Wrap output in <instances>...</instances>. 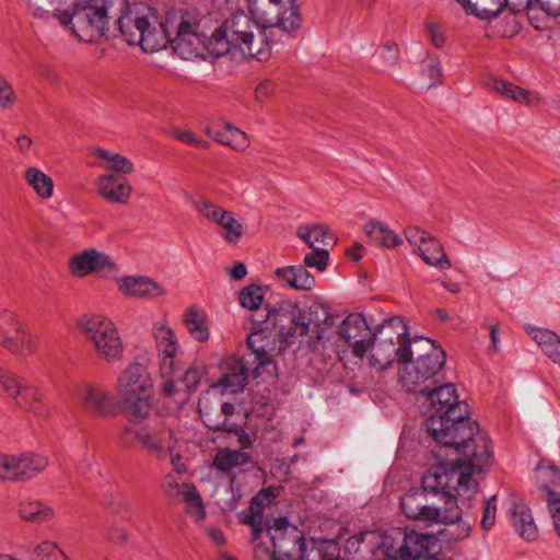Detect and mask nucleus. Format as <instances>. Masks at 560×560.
I'll use <instances>...</instances> for the list:
<instances>
[{
    "instance_id": "nucleus-1",
    "label": "nucleus",
    "mask_w": 560,
    "mask_h": 560,
    "mask_svg": "<svg viewBox=\"0 0 560 560\" xmlns=\"http://www.w3.org/2000/svg\"><path fill=\"white\" fill-rule=\"evenodd\" d=\"M112 19L116 20L119 33L129 45H139L145 52H154L172 46L174 34L166 32L167 19L160 28L151 26L144 15L128 10V0H86L77 3L73 13L60 15V24L71 25L74 34L85 42H95L106 35Z\"/></svg>"
},
{
    "instance_id": "nucleus-2",
    "label": "nucleus",
    "mask_w": 560,
    "mask_h": 560,
    "mask_svg": "<svg viewBox=\"0 0 560 560\" xmlns=\"http://www.w3.org/2000/svg\"><path fill=\"white\" fill-rule=\"evenodd\" d=\"M478 483L459 468L432 466L422 477V488L409 490L400 501L401 511L409 520L428 526L452 523L460 517L457 498L470 500Z\"/></svg>"
},
{
    "instance_id": "nucleus-3",
    "label": "nucleus",
    "mask_w": 560,
    "mask_h": 560,
    "mask_svg": "<svg viewBox=\"0 0 560 560\" xmlns=\"http://www.w3.org/2000/svg\"><path fill=\"white\" fill-rule=\"evenodd\" d=\"M418 402L425 417L427 432L440 445L462 444L478 431V422L468 417V405L458 400L451 383L434 385L418 397Z\"/></svg>"
},
{
    "instance_id": "nucleus-4",
    "label": "nucleus",
    "mask_w": 560,
    "mask_h": 560,
    "mask_svg": "<svg viewBox=\"0 0 560 560\" xmlns=\"http://www.w3.org/2000/svg\"><path fill=\"white\" fill-rule=\"evenodd\" d=\"M264 500L270 502V494L261 491L250 501L249 514L244 515L243 523L252 527L255 560H305L306 542L303 533L290 525L287 517L265 521ZM319 560H332L317 550Z\"/></svg>"
},
{
    "instance_id": "nucleus-5",
    "label": "nucleus",
    "mask_w": 560,
    "mask_h": 560,
    "mask_svg": "<svg viewBox=\"0 0 560 560\" xmlns=\"http://www.w3.org/2000/svg\"><path fill=\"white\" fill-rule=\"evenodd\" d=\"M168 33L173 50L183 59L202 56L205 51L219 58L229 52L236 56L238 50L222 25L208 38L200 31V15L196 10L173 12L167 15Z\"/></svg>"
},
{
    "instance_id": "nucleus-6",
    "label": "nucleus",
    "mask_w": 560,
    "mask_h": 560,
    "mask_svg": "<svg viewBox=\"0 0 560 560\" xmlns=\"http://www.w3.org/2000/svg\"><path fill=\"white\" fill-rule=\"evenodd\" d=\"M252 18L261 27V36L254 38V48L287 43L302 27L303 18L296 0H248Z\"/></svg>"
},
{
    "instance_id": "nucleus-7",
    "label": "nucleus",
    "mask_w": 560,
    "mask_h": 560,
    "mask_svg": "<svg viewBox=\"0 0 560 560\" xmlns=\"http://www.w3.org/2000/svg\"><path fill=\"white\" fill-rule=\"evenodd\" d=\"M399 377L406 392L419 394L421 397L444 381L445 353L433 340L422 336L415 337Z\"/></svg>"
},
{
    "instance_id": "nucleus-8",
    "label": "nucleus",
    "mask_w": 560,
    "mask_h": 560,
    "mask_svg": "<svg viewBox=\"0 0 560 560\" xmlns=\"http://www.w3.org/2000/svg\"><path fill=\"white\" fill-rule=\"evenodd\" d=\"M298 306V302L284 300L277 306L267 308L266 315L261 318L254 319L259 327L248 336L247 347L254 354V361L257 362V366L253 371L255 377L260 374V369L269 374H273L276 371L272 358L277 337H290L291 332L290 329H285V323L289 324Z\"/></svg>"
},
{
    "instance_id": "nucleus-9",
    "label": "nucleus",
    "mask_w": 560,
    "mask_h": 560,
    "mask_svg": "<svg viewBox=\"0 0 560 560\" xmlns=\"http://www.w3.org/2000/svg\"><path fill=\"white\" fill-rule=\"evenodd\" d=\"M116 393L124 410L135 422L149 418L153 408V381L145 365L133 362L118 376Z\"/></svg>"
},
{
    "instance_id": "nucleus-10",
    "label": "nucleus",
    "mask_w": 560,
    "mask_h": 560,
    "mask_svg": "<svg viewBox=\"0 0 560 560\" xmlns=\"http://www.w3.org/2000/svg\"><path fill=\"white\" fill-rule=\"evenodd\" d=\"M413 338L408 337V326L399 316L385 319L372 334L369 350L370 363L382 371L389 368L395 360L402 364L408 360V349Z\"/></svg>"
},
{
    "instance_id": "nucleus-11",
    "label": "nucleus",
    "mask_w": 560,
    "mask_h": 560,
    "mask_svg": "<svg viewBox=\"0 0 560 560\" xmlns=\"http://www.w3.org/2000/svg\"><path fill=\"white\" fill-rule=\"evenodd\" d=\"M436 539L433 535L392 528L384 533L381 549L388 560H434Z\"/></svg>"
},
{
    "instance_id": "nucleus-12",
    "label": "nucleus",
    "mask_w": 560,
    "mask_h": 560,
    "mask_svg": "<svg viewBox=\"0 0 560 560\" xmlns=\"http://www.w3.org/2000/svg\"><path fill=\"white\" fill-rule=\"evenodd\" d=\"M79 327L85 340L96 354L106 361H117L122 357V342L114 323L100 315L84 317Z\"/></svg>"
},
{
    "instance_id": "nucleus-13",
    "label": "nucleus",
    "mask_w": 560,
    "mask_h": 560,
    "mask_svg": "<svg viewBox=\"0 0 560 560\" xmlns=\"http://www.w3.org/2000/svg\"><path fill=\"white\" fill-rule=\"evenodd\" d=\"M337 348L346 352L351 350L352 354L363 358L370 347L372 337L371 329L361 314H350L341 323L337 322Z\"/></svg>"
},
{
    "instance_id": "nucleus-14",
    "label": "nucleus",
    "mask_w": 560,
    "mask_h": 560,
    "mask_svg": "<svg viewBox=\"0 0 560 560\" xmlns=\"http://www.w3.org/2000/svg\"><path fill=\"white\" fill-rule=\"evenodd\" d=\"M441 447L454 450L457 454L463 455L468 460L467 465H464L459 459H455L451 463L448 468H459L462 471L469 474L472 478V474L482 470L483 467L488 466L492 459L491 442L489 438L478 430L471 439L458 445H441Z\"/></svg>"
},
{
    "instance_id": "nucleus-15",
    "label": "nucleus",
    "mask_w": 560,
    "mask_h": 560,
    "mask_svg": "<svg viewBox=\"0 0 560 560\" xmlns=\"http://www.w3.org/2000/svg\"><path fill=\"white\" fill-rule=\"evenodd\" d=\"M222 27L230 36V39L235 42L234 46L238 49L242 57H255L259 61L269 59L270 52L267 48H254L253 23L248 15L243 12L235 13L222 24Z\"/></svg>"
},
{
    "instance_id": "nucleus-16",
    "label": "nucleus",
    "mask_w": 560,
    "mask_h": 560,
    "mask_svg": "<svg viewBox=\"0 0 560 560\" xmlns=\"http://www.w3.org/2000/svg\"><path fill=\"white\" fill-rule=\"evenodd\" d=\"M173 430L161 417L152 424H147L135 432V439L151 457L164 459L166 452L173 450Z\"/></svg>"
},
{
    "instance_id": "nucleus-17",
    "label": "nucleus",
    "mask_w": 560,
    "mask_h": 560,
    "mask_svg": "<svg viewBox=\"0 0 560 560\" xmlns=\"http://www.w3.org/2000/svg\"><path fill=\"white\" fill-rule=\"evenodd\" d=\"M0 385L21 408L36 416L43 417L47 415V409L42 402L39 390L2 368H0Z\"/></svg>"
},
{
    "instance_id": "nucleus-18",
    "label": "nucleus",
    "mask_w": 560,
    "mask_h": 560,
    "mask_svg": "<svg viewBox=\"0 0 560 560\" xmlns=\"http://www.w3.org/2000/svg\"><path fill=\"white\" fill-rule=\"evenodd\" d=\"M0 347L15 354L33 351V337L19 317L9 310L0 308Z\"/></svg>"
},
{
    "instance_id": "nucleus-19",
    "label": "nucleus",
    "mask_w": 560,
    "mask_h": 560,
    "mask_svg": "<svg viewBox=\"0 0 560 560\" xmlns=\"http://www.w3.org/2000/svg\"><path fill=\"white\" fill-rule=\"evenodd\" d=\"M153 335L159 355L160 372L163 377H173L180 368L182 349L176 335L165 325H154Z\"/></svg>"
},
{
    "instance_id": "nucleus-20",
    "label": "nucleus",
    "mask_w": 560,
    "mask_h": 560,
    "mask_svg": "<svg viewBox=\"0 0 560 560\" xmlns=\"http://www.w3.org/2000/svg\"><path fill=\"white\" fill-rule=\"evenodd\" d=\"M73 397L85 411L92 415L110 416L115 413L116 398L102 384L83 383L75 388Z\"/></svg>"
},
{
    "instance_id": "nucleus-21",
    "label": "nucleus",
    "mask_w": 560,
    "mask_h": 560,
    "mask_svg": "<svg viewBox=\"0 0 560 560\" xmlns=\"http://www.w3.org/2000/svg\"><path fill=\"white\" fill-rule=\"evenodd\" d=\"M69 268L73 276L82 278L92 272H112L116 265L107 254L91 248L73 256L70 259Z\"/></svg>"
},
{
    "instance_id": "nucleus-22",
    "label": "nucleus",
    "mask_w": 560,
    "mask_h": 560,
    "mask_svg": "<svg viewBox=\"0 0 560 560\" xmlns=\"http://www.w3.org/2000/svg\"><path fill=\"white\" fill-rule=\"evenodd\" d=\"M97 194L108 202L126 205L132 192V186L126 177L104 174L96 179Z\"/></svg>"
},
{
    "instance_id": "nucleus-23",
    "label": "nucleus",
    "mask_w": 560,
    "mask_h": 560,
    "mask_svg": "<svg viewBox=\"0 0 560 560\" xmlns=\"http://www.w3.org/2000/svg\"><path fill=\"white\" fill-rule=\"evenodd\" d=\"M305 317L317 341L329 340L339 319L327 306L319 303L311 305Z\"/></svg>"
},
{
    "instance_id": "nucleus-24",
    "label": "nucleus",
    "mask_w": 560,
    "mask_h": 560,
    "mask_svg": "<svg viewBox=\"0 0 560 560\" xmlns=\"http://www.w3.org/2000/svg\"><path fill=\"white\" fill-rule=\"evenodd\" d=\"M119 290L129 296L139 299H155L164 294V289L159 283L143 276L121 278Z\"/></svg>"
},
{
    "instance_id": "nucleus-25",
    "label": "nucleus",
    "mask_w": 560,
    "mask_h": 560,
    "mask_svg": "<svg viewBox=\"0 0 560 560\" xmlns=\"http://www.w3.org/2000/svg\"><path fill=\"white\" fill-rule=\"evenodd\" d=\"M275 277L299 291H311L315 287V278L303 265L277 268Z\"/></svg>"
},
{
    "instance_id": "nucleus-26",
    "label": "nucleus",
    "mask_w": 560,
    "mask_h": 560,
    "mask_svg": "<svg viewBox=\"0 0 560 560\" xmlns=\"http://www.w3.org/2000/svg\"><path fill=\"white\" fill-rule=\"evenodd\" d=\"M467 12L482 19H495L503 9H509L512 13H521L512 5L513 0H457Z\"/></svg>"
},
{
    "instance_id": "nucleus-27",
    "label": "nucleus",
    "mask_w": 560,
    "mask_h": 560,
    "mask_svg": "<svg viewBox=\"0 0 560 560\" xmlns=\"http://www.w3.org/2000/svg\"><path fill=\"white\" fill-rule=\"evenodd\" d=\"M247 376L248 369L246 362L233 360L226 363L225 370L215 386L221 387L223 393H238L245 387Z\"/></svg>"
},
{
    "instance_id": "nucleus-28",
    "label": "nucleus",
    "mask_w": 560,
    "mask_h": 560,
    "mask_svg": "<svg viewBox=\"0 0 560 560\" xmlns=\"http://www.w3.org/2000/svg\"><path fill=\"white\" fill-rule=\"evenodd\" d=\"M527 334L538 345L544 354L560 368V335L539 327H528Z\"/></svg>"
},
{
    "instance_id": "nucleus-29",
    "label": "nucleus",
    "mask_w": 560,
    "mask_h": 560,
    "mask_svg": "<svg viewBox=\"0 0 560 560\" xmlns=\"http://www.w3.org/2000/svg\"><path fill=\"white\" fill-rule=\"evenodd\" d=\"M420 258L428 265L438 267L440 269H448L452 264L445 254L444 247L441 242L430 235V237L421 245L416 252Z\"/></svg>"
},
{
    "instance_id": "nucleus-30",
    "label": "nucleus",
    "mask_w": 560,
    "mask_h": 560,
    "mask_svg": "<svg viewBox=\"0 0 560 560\" xmlns=\"http://www.w3.org/2000/svg\"><path fill=\"white\" fill-rule=\"evenodd\" d=\"M206 133L214 141L231 147L234 150H245L248 147V139L245 132L231 124H225L222 129L207 128Z\"/></svg>"
},
{
    "instance_id": "nucleus-31",
    "label": "nucleus",
    "mask_w": 560,
    "mask_h": 560,
    "mask_svg": "<svg viewBox=\"0 0 560 560\" xmlns=\"http://www.w3.org/2000/svg\"><path fill=\"white\" fill-rule=\"evenodd\" d=\"M512 523L517 534L529 541L538 536L537 526L534 522L529 508L524 504H514L512 511Z\"/></svg>"
},
{
    "instance_id": "nucleus-32",
    "label": "nucleus",
    "mask_w": 560,
    "mask_h": 560,
    "mask_svg": "<svg viewBox=\"0 0 560 560\" xmlns=\"http://www.w3.org/2000/svg\"><path fill=\"white\" fill-rule=\"evenodd\" d=\"M16 457L19 481L33 479L48 466V458L39 454L23 453Z\"/></svg>"
},
{
    "instance_id": "nucleus-33",
    "label": "nucleus",
    "mask_w": 560,
    "mask_h": 560,
    "mask_svg": "<svg viewBox=\"0 0 560 560\" xmlns=\"http://www.w3.org/2000/svg\"><path fill=\"white\" fill-rule=\"evenodd\" d=\"M183 322L195 340L206 342L209 339L210 331L203 311L196 306L189 307L184 313Z\"/></svg>"
},
{
    "instance_id": "nucleus-34",
    "label": "nucleus",
    "mask_w": 560,
    "mask_h": 560,
    "mask_svg": "<svg viewBox=\"0 0 560 560\" xmlns=\"http://www.w3.org/2000/svg\"><path fill=\"white\" fill-rule=\"evenodd\" d=\"M298 236L311 248H320L319 245L329 246L336 243L335 235L326 225H302L298 229Z\"/></svg>"
},
{
    "instance_id": "nucleus-35",
    "label": "nucleus",
    "mask_w": 560,
    "mask_h": 560,
    "mask_svg": "<svg viewBox=\"0 0 560 560\" xmlns=\"http://www.w3.org/2000/svg\"><path fill=\"white\" fill-rule=\"evenodd\" d=\"M235 412V406L231 402H223L219 415H212L209 411L201 413L205 424L212 431H232L236 430V423L231 421Z\"/></svg>"
},
{
    "instance_id": "nucleus-36",
    "label": "nucleus",
    "mask_w": 560,
    "mask_h": 560,
    "mask_svg": "<svg viewBox=\"0 0 560 560\" xmlns=\"http://www.w3.org/2000/svg\"><path fill=\"white\" fill-rule=\"evenodd\" d=\"M33 15L39 19L57 18L60 22V15L63 13L72 14L67 10H62L63 0H24Z\"/></svg>"
},
{
    "instance_id": "nucleus-37",
    "label": "nucleus",
    "mask_w": 560,
    "mask_h": 560,
    "mask_svg": "<svg viewBox=\"0 0 560 560\" xmlns=\"http://www.w3.org/2000/svg\"><path fill=\"white\" fill-rule=\"evenodd\" d=\"M485 85L488 89L515 102L529 104L527 91L505 80L499 78H489L488 80L485 81Z\"/></svg>"
},
{
    "instance_id": "nucleus-38",
    "label": "nucleus",
    "mask_w": 560,
    "mask_h": 560,
    "mask_svg": "<svg viewBox=\"0 0 560 560\" xmlns=\"http://www.w3.org/2000/svg\"><path fill=\"white\" fill-rule=\"evenodd\" d=\"M25 179L38 197L47 199L52 196V179L37 167H28L25 172Z\"/></svg>"
},
{
    "instance_id": "nucleus-39",
    "label": "nucleus",
    "mask_w": 560,
    "mask_h": 560,
    "mask_svg": "<svg viewBox=\"0 0 560 560\" xmlns=\"http://www.w3.org/2000/svg\"><path fill=\"white\" fill-rule=\"evenodd\" d=\"M19 513L23 520L33 523H44L54 516V511L51 508H48L37 501L21 503Z\"/></svg>"
},
{
    "instance_id": "nucleus-40",
    "label": "nucleus",
    "mask_w": 560,
    "mask_h": 560,
    "mask_svg": "<svg viewBox=\"0 0 560 560\" xmlns=\"http://www.w3.org/2000/svg\"><path fill=\"white\" fill-rule=\"evenodd\" d=\"M249 460L248 454L242 451H219L214 457V466L224 472L231 471L234 467L242 466Z\"/></svg>"
},
{
    "instance_id": "nucleus-41",
    "label": "nucleus",
    "mask_w": 560,
    "mask_h": 560,
    "mask_svg": "<svg viewBox=\"0 0 560 560\" xmlns=\"http://www.w3.org/2000/svg\"><path fill=\"white\" fill-rule=\"evenodd\" d=\"M512 5L516 11L524 12L539 8L549 16L560 15V0H513Z\"/></svg>"
},
{
    "instance_id": "nucleus-42",
    "label": "nucleus",
    "mask_w": 560,
    "mask_h": 560,
    "mask_svg": "<svg viewBox=\"0 0 560 560\" xmlns=\"http://www.w3.org/2000/svg\"><path fill=\"white\" fill-rule=\"evenodd\" d=\"M93 153L97 159L109 163V168L116 173L130 174L133 172L131 161L118 153H113L102 148L94 149Z\"/></svg>"
},
{
    "instance_id": "nucleus-43",
    "label": "nucleus",
    "mask_w": 560,
    "mask_h": 560,
    "mask_svg": "<svg viewBox=\"0 0 560 560\" xmlns=\"http://www.w3.org/2000/svg\"><path fill=\"white\" fill-rule=\"evenodd\" d=\"M183 499L188 504V513L195 518V521H203L206 512L202 500L192 483H184Z\"/></svg>"
},
{
    "instance_id": "nucleus-44",
    "label": "nucleus",
    "mask_w": 560,
    "mask_h": 560,
    "mask_svg": "<svg viewBox=\"0 0 560 560\" xmlns=\"http://www.w3.org/2000/svg\"><path fill=\"white\" fill-rule=\"evenodd\" d=\"M28 560H68L57 544L44 541L28 551Z\"/></svg>"
},
{
    "instance_id": "nucleus-45",
    "label": "nucleus",
    "mask_w": 560,
    "mask_h": 560,
    "mask_svg": "<svg viewBox=\"0 0 560 560\" xmlns=\"http://www.w3.org/2000/svg\"><path fill=\"white\" fill-rule=\"evenodd\" d=\"M422 75L430 80V88H436L443 83V70L440 59L434 55H428L421 68Z\"/></svg>"
},
{
    "instance_id": "nucleus-46",
    "label": "nucleus",
    "mask_w": 560,
    "mask_h": 560,
    "mask_svg": "<svg viewBox=\"0 0 560 560\" xmlns=\"http://www.w3.org/2000/svg\"><path fill=\"white\" fill-rule=\"evenodd\" d=\"M207 374L206 365L202 362H194L184 373V375L179 378V381L185 385L188 394L195 392L201 378Z\"/></svg>"
},
{
    "instance_id": "nucleus-47",
    "label": "nucleus",
    "mask_w": 560,
    "mask_h": 560,
    "mask_svg": "<svg viewBox=\"0 0 560 560\" xmlns=\"http://www.w3.org/2000/svg\"><path fill=\"white\" fill-rule=\"evenodd\" d=\"M262 301V289L257 284H249L240 293V303L245 308L257 311L261 306Z\"/></svg>"
},
{
    "instance_id": "nucleus-48",
    "label": "nucleus",
    "mask_w": 560,
    "mask_h": 560,
    "mask_svg": "<svg viewBox=\"0 0 560 560\" xmlns=\"http://www.w3.org/2000/svg\"><path fill=\"white\" fill-rule=\"evenodd\" d=\"M219 225L225 231L223 237L228 243L236 244L245 232L243 224L235 219V214L232 211L225 214Z\"/></svg>"
},
{
    "instance_id": "nucleus-49",
    "label": "nucleus",
    "mask_w": 560,
    "mask_h": 560,
    "mask_svg": "<svg viewBox=\"0 0 560 560\" xmlns=\"http://www.w3.org/2000/svg\"><path fill=\"white\" fill-rule=\"evenodd\" d=\"M195 208L200 215L209 221L217 223L218 225L229 212L228 210H224L223 208L212 203L207 199L197 201Z\"/></svg>"
},
{
    "instance_id": "nucleus-50",
    "label": "nucleus",
    "mask_w": 560,
    "mask_h": 560,
    "mask_svg": "<svg viewBox=\"0 0 560 560\" xmlns=\"http://www.w3.org/2000/svg\"><path fill=\"white\" fill-rule=\"evenodd\" d=\"M447 528L443 530V534L448 537L450 540L459 541L467 538L470 535V525L462 521V516L450 523H443Z\"/></svg>"
},
{
    "instance_id": "nucleus-51",
    "label": "nucleus",
    "mask_w": 560,
    "mask_h": 560,
    "mask_svg": "<svg viewBox=\"0 0 560 560\" xmlns=\"http://www.w3.org/2000/svg\"><path fill=\"white\" fill-rule=\"evenodd\" d=\"M285 329H290V337L294 335L304 337L312 331L306 320L305 312H303L300 306H298L296 312L293 313L289 326H285Z\"/></svg>"
},
{
    "instance_id": "nucleus-52",
    "label": "nucleus",
    "mask_w": 560,
    "mask_h": 560,
    "mask_svg": "<svg viewBox=\"0 0 560 560\" xmlns=\"http://www.w3.org/2000/svg\"><path fill=\"white\" fill-rule=\"evenodd\" d=\"M0 478L19 481L16 455L0 454Z\"/></svg>"
},
{
    "instance_id": "nucleus-53",
    "label": "nucleus",
    "mask_w": 560,
    "mask_h": 560,
    "mask_svg": "<svg viewBox=\"0 0 560 560\" xmlns=\"http://www.w3.org/2000/svg\"><path fill=\"white\" fill-rule=\"evenodd\" d=\"M328 259L329 253L327 249L313 248V252L305 255L303 266H305V268H316L322 272L326 269Z\"/></svg>"
},
{
    "instance_id": "nucleus-54",
    "label": "nucleus",
    "mask_w": 560,
    "mask_h": 560,
    "mask_svg": "<svg viewBox=\"0 0 560 560\" xmlns=\"http://www.w3.org/2000/svg\"><path fill=\"white\" fill-rule=\"evenodd\" d=\"M404 235L407 242L412 246L413 253H416L418 248L423 245V243L430 237L431 234L418 226L410 225L404 230Z\"/></svg>"
},
{
    "instance_id": "nucleus-55",
    "label": "nucleus",
    "mask_w": 560,
    "mask_h": 560,
    "mask_svg": "<svg viewBox=\"0 0 560 560\" xmlns=\"http://www.w3.org/2000/svg\"><path fill=\"white\" fill-rule=\"evenodd\" d=\"M497 497L492 495L483 504L480 525L485 530H489L495 522Z\"/></svg>"
},
{
    "instance_id": "nucleus-56",
    "label": "nucleus",
    "mask_w": 560,
    "mask_h": 560,
    "mask_svg": "<svg viewBox=\"0 0 560 560\" xmlns=\"http://www.w3.org/2000/svg\"><path fill=\"white\" fill-rule=\"evenodd\" d=\"M16 102L11 84L0 74V108H9Z\"/></svg>"
},
{
    "instance_id": "nucleus-57",
    "label": "nucleus",
    "mask_w": 560,
    "mask_h": 560,
    "mask_svg": "<svg viewBox=\"0 0 560 560\" xmlns=\"http://www.w3.org/2000/svg\"><path fill=\"white\" fill-rule=\"evenodd\" d=\"M172 136L177 139L178 141L183 142V143H186V144H190V145H195V147H201V148H205V149H209L210 148V143L206 140H202L200 138H197L196 135L191 131H183V130H179V129H173L172 130Z\"/></svg>"
},
{
    "instance_id": "nucleus-58",
    "label": "nucleus",
    "mask_w": 560,
    "mask_h": 560,
    "mask_svg": "<svg viewBox=\"0 0 560 560\" xmlns=\"http://www.w3.org/2000/svg\"><path fill=\"white\" fill-rule=\"evenodd\" d=\"M364 230L371 241H373L374 243H380L382 245L384 234L386 232L385 224L375 220H370L369 222H366Z\"/></svg>"
},
{
    "instance_id": "nucleus-59",
    "label": "nucleus",
    "mask_w": 560,
    "mask_h": 560,
    "mask_svg": "<svg viewBox=\"0 0 560 560\" xmlns=\"http://www.w3.org/2000/svg\"><path fill=\"white\" fill-rule=\"evenodd\" d=\"M399 47L395 42L388 40L383 45L382 58L386 62V65L390 67L397 65V62L399 61Z\"/></svg>"
},
{
    "instance_id": "nucleus-60",
    "label": "nucleus",
    "mask_w": 560,
    "mask_h": 560,
    "mask_svg": "<svg viewBox=\"0 0 560 560\" xmlns=\"http://www.w3.org/2000/svg\"><path fill=\"white\" fill-rule=\"evenodd\" d=\"M163 488L168 497L177 498L183 497L184 485L180 486L172 474H167L163 480Z\"/></svg>"
},
{
    "instance_id": "nucleus-61",
    "label": "nucleus",
    "mask_w": 560,
    "mask_h": 560,
    "mask_svg": "<svg viewBox=\"0 0 560 560\" xmlns=\"http://www.w3.org/2000/svg\"><path fill=\"white\" fill-rule=\"evenodd\" d=\"M273 82L265 80L256 88L255 97L257 101L262 102L267 100L273 92Z\"/></svg>"
},
{
    "instance_id": "nucleus-62",
    "label": "nucleus",
    "mask_w": 560,
    "mask_h": 560,
    "mask_svg": "<svg viewBox=\"0 0 560 560\" xmlns=\"http://www.w3.org/2000/svg\"><path fill=\"white\" fill-rule=\"evenodd\" d=\"M400 244H402V240L394 231L386 226L382 246L386 248H393L399 246Z\"/></svg>"
},
{
    "instance_id": "nucleus-63",
    "label": "nucleus",
    "mask_w": 560,
    "mask_h": 560,
    "mask_svg": "<svg viewBox=\"0 0 560 560\" xmlns=\"http://www.w3.org/2000/svg\"><path fill=\"white\" fill-rule=\"evenodd\" d=\"M548 510L551 514L555 529L560 537V502L547 503Z\"/></svg>"
},
{
    "instance_id": "nucleus-64",
    "label": "nucleus",
    "mask_w": 560,
    "mask_h": 560,
    "mask_svg": "<svg viewBox=\"0 0 560 560\" xmlns=\"http://www.w3.org/2000/svg\"><path fill=\"white\" fill-rule=\"evenodd\" d=\"M428 31L430 33L432 44L436 48H441L445 42L443 33L433 24L428 25Z\"/></svg>"
}]
</instances>
